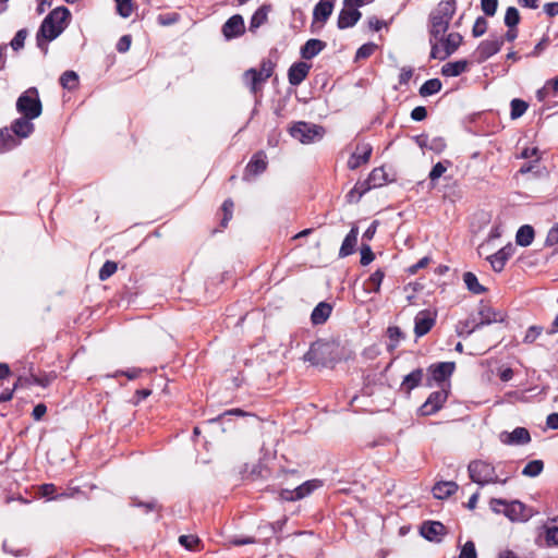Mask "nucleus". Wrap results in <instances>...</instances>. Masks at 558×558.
<instances>
[{"instance_id":"nucleus-40","label":"nucleus","mask_w":558,"mask_h":558,"mask_svg":"<svg viewBox=\"0 0 558 558\" xmlns=\"http://www.w3.org/2000/svg\"><path fill=\"white\" fill-rule=\"evenodd\" d=\"M60 85L69 90H73L78 86V75L74 71H65L59 78Z\"/></svg>"},{"instance_id":"nucleus-15","label":"nucleus","mask_w":558,"mask_h":558,"mask_svg":"<svg viewBox=\"0 0 558 558\" xmlns=\"http://www.w3.org/2000/svg\"><path fill=\"white\" fill-rule=\"evenodd\" d=\"M420 534L429 542L440 543L447 534V529L439 521H425L420 527Z\"/></svg>"},{"instance_id":"nucleus-52","label":"nucleus","mask_w":558,"mask_h":558,"mask_svg":"<svg viewBox=\"0 0 558 558\" xmlns=\"http://www.w3.org/2000/svg\"><path fill=\"white\" fill-rule=\"evenodd\" d=\"M39 493L43 497L48 498L49 500H59L60 498H57L58 488L52 483L43 484L39 487Z\"/></svg>"},{"instance_id":"nucleus-28","label":"nucleus","mask_w":558,"mask_h":558,"mask_svg":"<svg viewBox=\"0 0 558 558\" xmlns=\"http://www.w3.org/2000/svg\"><path fill=\"white\" fill-rule=\"evenodd\" d=\"M459 485L453 481L437 482L432 492L435 498L445 499L456 494Z\"/></svg>"},{"instance_id":"nucleus-27","label":"nucleus","mask_w":558,"mask_h":558,"mask_svg":"<svg viewBox=\"0 0 558 558\" xmlns=\"http://www.w3.org/2000/svg\"><path fill=\"white\" fill-rule=\"evenodd\" d=\"M20 138L9 128L0 129V154L8 153L20 145Z\"/></svg>"},{"instance_id":"nucleus-51","label":"nucleus","mask_w":558,"mask_h":558,"mask_svg":"<svg viewBox=\"0 0 558 558\" xmlns=\"http://www.w3.org/2000/svg\"><path fill=\"white\" fill-rule=\"evenodd\" d=\"M27 37V29L22 28L16 32L13 39L10 41V46L13 50L19 51L24 47L25 39Z\"/></svg>"},{"instance_id":"nucleus-6","label":"nucleus","mask_w":558,"mask_h":558,"mask_svg":"<svg viewBox=\"0 0 558 558\" xmlns=\"http://www.w3.org/2000/svg\"><path fill=\"white\" fill-rule=\"evenodd\" d=\"M468 474L470 480L481 487L488 484L507 483V478L500 480L498 477L494 464L480 459L470 461L468 464Z\"/></svg>"},{"instance_id":"nucleus-2","label":"nucleus","mask_w":558,"mask_h":558,"mask_svg":"<svg viewBox=\"0 0 558 558\" xmlns=\"http://www.w3.org/2000/svg\"><path fill=\"white\" fill-rule=\"evenodd\" d=\"M275 68L276 63L271 59L265 58L260 61L258 69L251 68L243 73V83L256 101L262 99L265 84L272 76Z\"/></svg>"},{"instance_id":"nucleus-4","label":"nucleus","mask_w":558,"mask_h":558,"mask_svg":"<svg viewBox=\"0 0 558 558\" xmlns=\"http://www.w3.org/2000/svg\"><path fill=\"white\" fill-rule=\"evenodd\" d=\"M457 11V0H441L428 16V33L437 38L449 29L450 22Z\"/></svg>"},{"instance_id":"nucleus-37","label":"nucleus","mask_w":558,"mask_h":558,"mask_svg":"<svg viewBox=\"0 0 558 558\" xmlns=\"http://www.w3.org/2000/svg\"><path fill=\"white\" fill-rule=\"evenodd\" d=\"M373 189L380 187L388 182V175L384 167L374 168L367 177Z\"/></svg>"},{"instance_id":"nucleus-3","label":"nucleus","mask_w":558,"mask_h":558,"mask_svg":"<svg viewBox=\"0 0 558 558\" xmlns=\"http://www.w3.org/2000/svg\"><path fill=\"white\" fill-rule=\"evenodd\" d=\"M339 343L335 340L318 339L304 354V361L315 366L327 367L339 361Z\"/></svg>"},{"instance_id":"nucleus-55","label":"nucleus","mask_w":558,"mask_h":558,"mask_svg":"<svg viewBox=\"0 0 558 558\" xmlns=\"http://www.w3.org/2000/svg\"><path fill=\"white\" fill-rule=\"evenodd\" d=\"M180 15L175 12L159 14L157 16L158 24L162 26H169L179 22Z\"/></svg>"},{"instance_id":"nucleus-61","label":"nucleus","mask_w":558,"mask_h":558,"mask_svg":"<svg viewBox=\"0 0 558 558\" xmlns=\"http://www.w3.org/2000/svg\"><path fill=\"white\" fill-rule=\"evenodd\" d=\"M85 496V493L78 486H69L65 490L60 494H57V498L65 499V498H75L78 496Z\"/></svg>"},{"instance_id":"nucleus-11","label":"nucleus","mask_w":558,"mask_h":558,"mask_svg":"<svg viewBox=\"0 0 558 558\" xmlns=\"http://www.w3.org/2000/svg\"><path fill=\"white\" fill-rule=\"evenodd\" d=\"M504 46V38L496 37L495 39L482 40L475 51L473 52L474 61L483 63L494 54L500 51Z\"/></svg>"},{"instance_id":"nucleus-23","label":"nucleus","mask_w":558,"mask_h":558,"mask_svg":"<svg viewBox=\"0 0 558 558\" xmlns=\"http://www.w3.org/2000/svg\"><path fill=\"white\" fill-rule=\"evenodd\" d=\"M362 13L352 7H344L339 12L337 26L339 29L353 27L361 19Z\"/></svg>"},{"instance_id":"nucleus-32","label":"nucleus","mask_w":558,"mask_h":558,"mask_svg":"<svg viewBox=\"0 0 558 558\" xmlns=\"http://www.w3.org/2000/svg\"><path fill=\"white\" fill-rule=\"evenodd\" d=\"M482 326L478 325L477 317L472 315L469 318L464 320H459L456 326V331L458 336L468 337L476 329L481 328Z\"/></svg>"},{"instance_id":"nucleus-20","label":"nucleus","mask_w":558,"mask_h":558,"mask_svg":"<svg viewBox=\"0 0 558 558\" xmlns=\"http://www.w3.org/2000/svg\"><path fill=\"white\" fill-rule=\"evenodd\" d=\"M424 379V372L422 368H415L410 374L405 375L400 384L399 392L405 397H410L412 390L420 387Z\"/></svg>"},{"instance_id":"nucleus-30","label":"nucleus","mask_w":558,"mask_h":558,"mask_svg":"<svg viewBox=\"0 0 558 558\" xmlns=\"http://www.w3.org/2000/svg\"><path fill=\"white\" fill-rule=\"evenodd\" d=\"M357 234H359L357 227H352V229L345 235V238L341 244V247L339 250V257H347L355 252Z\"/></svg>"},{"instance_id":"nucleus-48","label":"nucleus","mask_w":558,"mask_h":558,"mask_svg":"<svg viewBox=\"0 0 558 558\" xmlns=\"http://www.w3.org/2000/svg\"><path fill=\"white\" fill-rule=\"evenodd\" d=\"M377 49L374 43H366L362 45L355 52V60H364L369 58Z\"/></svg>"},{"instance_id":"nucleus-1","label":"nucleus","mask_w":558,"mask_h":558,"mask_svg":"<svg viewBox=\"0 0 558 558\" xmlns=\"http://www.w3.org/2000/svg\"><path fill=\"white\" fill-rule=\"evenodd\" d=\"M71 16L70 10L65 7L53 9L41 22L36 35L37 46L45 51L48 50L46 41L56 39L65 28L66 21Z\"/></svg>"},{"instance_id":"nucleus-58","label":"nucleus","mask_w":558,"mask_h":558,"mask_svg":"<svg viewBox=\"0 0 558 558\" xmlns=\"http://www.w3.org/2000/svg\"><path fill=\"white\" fill-rule=\"evenodd\" d=\"M459 558H477L475 544L472 541H468L462 546Z\"/></svg>"},{"instance_id":"nucleus-46","label":"nucleus","mask_w":558,"mask_h":558,"mask_svg":"<svg viewBox=\"0 0 558 558\" xmlns=\"http://www.w3.org/2000/svg\"><path fill=\"white\" fill-rule=\"evenodd\" d=\"M118 269V264L113 260H106L98 272L100 281L109 279Z\"/></svg>"},{"instance_id":"nucleus-35","label":"nucleus","mask_w":558,"mask_h":558,"mask_svg":"<svg viewBox=\"0 0 558 558\" xmlns=\"http://www.w3.org/2000/svg\"><path fill=\"white\" fill-rule=\"evenodd\" d=\"M469 62L466 60H458L448 62L441 68V74L445 76H459L466 71Z\"/></svg>"},{"instance_id":"nucleus-18","label":"nucleus","mask_w":558,"mask_h":558,"mask_svg":"<svg viewBox=\"0 0 558 558\" xmlns=\"http://www.w3.org/2000/svg\"><path fill=\"white\" fill-rule=\"evenodd\" d=\"M515 252V247L508 243L500 250H498L495 254L487 257L492 268L496 272H500L504 270L507 262L512 257Z\"/></svg>"},{"instance_id":"nucleus-49","label":"nucleus","mask_w":558,"mask_h":558,"mask_svg":"<svg viewBox=\"0 0 558 558\" xmlns=\"http://www.w3.org/2000/svg\"><path fill=\"white\" fill-rule=\"evenodd\" d=\"M179 543L186 548L187 550H197V547L201 543L198 536L196 535H181L179 537Z\"/></svg>"},{"instance_id":"nucleus-38","label":"nucleus","mask_w":558,"mask_h":558,"mask_svg":"<svg viewBox=\"0 0 558 558\" xmlns=\"http://www.w3.org/2000/svg\"><path fill=\"white\" fill-rule=\"evenodd\" d=\"M463 281H464L468 290L474 294H482L486 291V288L478 282L475 274H473L471 271L464 272Z\"/></svg>"},{"instance_id":"nucleus-50","label":"nucleus","mask_w":558,"mask_h":558,"mask_svg":"<svg viewBox=\"0 0 558 558\" xmlns=\"http://www.w3.org/2000/svg\"><path fill=\"white\" fill-rule=\"evenodd\" d=\"M117 3V12L120 16L126 19L133 12L132 0H114Z\"/></svg>"},{"instance_id":"nucleus-63","label":"nucleus","mask_w":558,"mask_h":558,"mask_svg":"<svg viewBox=\"0 0 558 558\" xmlns=\"http://www.w3.org/2000/svg\"><path fill=\"white\" fill-rule=\"evenodd\" d=\"M54 378H56L54 374H52V373L46 374L45 373V374H43L40 376H38V375L33 376V383L36 386H40V387L46 388V387H48L51 384V381Z\"/></svg>"},{"instance_id":"nucleus-8","label":"nucleus","mask_w":558,"mask_h":558,"mask_svg":"<svg viewBox=\"0 0 558 558\" xmlns=\"http://www.w3.org/2000/svg\"><path fill=\"white\" fill-rule=\"evenodd\" d=\"M489 507L495 513H504L511 521H526L530 518L526 506L519 500L492 498Z\"/></svg>"},{"instance_id":"nucleus-42","label":"nucleus","mask_w":558,"mask_h":558,"mask_svg":"<svg viewBox=\"0 0 558 558\" xmlns=\"http://www.w3.org/2000/svg\"><path fill=\"white\" fill-rule=\"evenodd\" d=\"M451 165L452 162L448 159L438 161L436 165H434L428 174L430 182L435 183L447 171V169L451 167Z\"/></svg>"},{"instance_id":"nucleus-29","label":"nucleus","mask_w":558,"mask_h":558,"mask_svg":"<svg viewBox=\"0 0 558 558\" xmlns=\"http://www.w3.org/2000/svg\"><path fill=\"white\" fill-rule=\"evenodd\" d=\"M332 312V306L327 302H320L318 303L312 314H311V322L313 325H322L327 322V319L330 317Z\"/></svg>"},{"instance_id":"nucleus-26","label":"nucleus","mask_w":558,"mask_h":558,"mask_svg":"<svg viewBox=\"0 0 558 558\" xmlns=\"http://www.w3.org/2000/svg\"><path fill=\"white\" fill-rule=\"evenodd\" d=\"M326 46L327 44L325 41L311 38L301 47L300 54L302 59L311 60L320 53L326 48Z\"/></svg>"},{"instance_id":"nucleus-39","label":"nucleus","mask_w":558,"mask_h":558,"mask_svg":"<svg viewBox=\"0 0 558 558\" xmlns=\"http://www.w3.org/2000/svg\"><path fill=\"white\" fill-rule=\"evenodd\" d=\"M442 83L439 78H429L420 87L418 93L422 97H427L440 92Z\"/></svg>"},{"instance_id":"nucleus-41","label":"nucleus","mask_w":558,"mask_h":558,"mask_svg":"<svg viewBox=\"0 0 558 558\" xmlns=\"http://www.w3.org/2000/svg\"><path fill=\"white\" fill-rule=\"evenodd\" d=\"M387 336L389 338V343L387 345L389 351L395 350L399 342L404 338L402 330L398 326H389L387 328Z\"/></svg>"},{"instance_id":"nucleus-31","label":"nucleus","mask_w":558,"mask_h":558,"mask_svg":"<svg viewBox=\"0 0 558 558\" xmlns=\"http://www.w3.org/2000/svg\"><path fill=\"white\" fill-rule=\"evenodd\" d=\"M477 316L478 325L481 326L502 320L501 317H498V313H496L492 306L483 303L480 305Z\"/></svg>"},{"instance_id":"nucleus-12","label":"nucleus","mask_w":558,"mask_h":558,"mask_svg":"<svg viewBox=\"0 0 558 558\" xmlns=\"http://www.w3.org/2000/svg\"><path fill=\"white\" fill-rule=\"evenodd\" d=\"M245 23L241 14L230 16L222 25L221 33L226 40L239 38L245 34Z\"/></svg>"},{"instance_id":"nucleus-19","label":"nucleus","mask_w":558,"mask_h":558,"mask_svg":"<svg viewBox=\"0 0 558 558\" xmlns=\"http://www.w3.org/2000/svg\"><path fill=\"white\" fill-rule=\"evenodd\" d=\"M454 362H439L430 364L427 368L430 379L436 383H444L454 372Z\"/></svg>"},{"instance_id":"nucleus-5","label":"nucleus","mask_w":558,"mask_h":558,"mask_svg":"<svg viewBox=\"0 0 558 558\" xmlns=\"http://www.w3.org/2000/svg\"><path fill=\"white\" fill-rule=\"evenodd\" d=\"M463 37L458 32L438 35L437 38L429 35L430 59L446 60L461 46Z\"/></svg>"},{"instance_id":"nucleus-53","label":"nucleus","mask_w":558,"mask_h":558,"mask_svg":"<svg viewBox=\"0 0 558 558\" xmlns=\"http://www.w3.org/2000/svg\"><path fill=\"white\" fill-rule=\"evenodd\" d=\"M487 27H488V23H487L486 19L483 16H478L475 20L474 25L472 27L473 37H481L482 35H484L487 31Z\"/></svg>"},{"instance_id":"nucleus-22","label":"nucleus","mask_w":558,"mask_h":558,"mask_svg":"<svg viewBox=\"0 0 558 558\" xmlns=\"http://www.w3.org/2000/svg\"><path fill=\"white\" fill-rule=\"evenodd\" d=\"M312 65L299 61L294 62L288 70V81L292 86H299L308 75Z\"/></svg>"},{"instance_id":"nucleus-56","label":"nucleus","mask_w":558,"mask_h":558,"mask_svg":"<svg viewBox=\"0 0 558 558\" xmlns=\"http://www.w3.org/2000/svg\"><path fill=\"white\" fill-rule=\"evenodd\" d=\"M545 541L547 546L558 545V526H547L545 531Z\"/></svg>"},{"instance_id":"nucleus-47","label":"nucleus","mask_w":558,"mask_h":558,"mask_svg":"<svg viewBox=\"0 0 558 558\" xmlns=\"http://www.w3.org/2000/svg\"><path fill=\"white\" fill-rule=\"evenodd\" d=\"M520 19L521 17L518 9L514 7H509L506 10L504 22L507 27H517L520 23Z\"/></svg>"},{"instance_id":"nucleus-57","label":"nucleus","mask_w":558,"mask_h":558,"mask_svg":"<svg viewBox=\"0 0 558 558\" xmlns=\"http://www.w3.org/2000/svg\"><path fill=\"white\" fill-rule=\"evenodd\" d=\"M447 147V143L444 137L437 136L429 141L428 149L436 153L441 154Z\"/></svg>"},{"instance_id":"nucleus-44","label":"nucleus","mask_w":558,"mask_h":558,"mask_svg":"<svg viewBox=\"0 0 558 558\" xmlns=\"http://www.w3.org/2000/svg\"><path fill=\"white\" fill-rule=\"evenodd\" d=\"M544 470V462L542 460L530 461L522 470V475L527 477H536Z\"/></svg>"},{"instance_id":"nucleus-34","label":"nucleus","mask_w":558,"mask_h":558,"mask_svg":"<svg viewBox=\"0 0 558 558\" xmlns=\"http://www.w3.org/2000/svg\"><path fill=\"white\" fill-rule=\"evenodd\" d=\"M534 236V228L530 225H523L517 231L515 242L518 245L525 247L532 244Z\"/></svg>"},{"instance_id":"nucleus-17","label":"nucleus","mask_w":558,"mask_h":558,"mask_svg":"<svg viewBox=\"0 0 558 558\" xmlns=\"http://www.w3.org/2000/svg\"><path fill=\"white\" fill-rule=\"evenodd\" d=\"M373 147L368 143H360L348 160V168L355 170L369 161Z\"/></svg>"},{"instance_id":"nucleus-16","label":"nucleus","mask_w":558,"mask_h":558,"mask_svg":"<svg viewBox=\"0 0 558 558\" xmlns=\"http://www.w3.org/2000/svg\"><path fill=\"white\" fill-rule=\"evenodd\" d=\"M436 323V315L428 310L420 311L414 318V335L421 338L427 335Z\"/></svg>"},{"instance_id":"nucleus-24","label":"nucleus","mask_w":558,"mask_h":558,"mask_svg":"<svg viewBox=\"0 0 558 558\" xmlns=\"http://www.w3.org/2000/svg\"><path fill=\"white\" fill-rule=\"evenodd\" d=\"M271 10L272 5L270 3L262 4L251 16L248 32L256 34L257 29L268 22V14Z\"/></svg>"},{"instance_id":"nucleus-7","label":"nucleus","mask_w":558,"mask_h":558,"mask_svg":"<svg viewBox=\"0 0 558 558\" xmlns=\"http://www.w3.org/2000/svg\"><path fill=\"white\" fill-rule=\"evenodd\" d=\"M16 111L28 119H37L43 113V104L36 87L23 92L15 104Z\"/></svg>"},{"instance_id":"nucleus-21","label":"nucleus","mask_w":558,"mask_h":558,"mask_svg":"<svg viewBox=\"0 0 558 558\" xmlns=\"http://www.w3.org/2000/svg\"><path fill=\"white\" fill-rule=\"evenodd\" d=\"M33 120L34 119H28L25 116H21L20 118H16L11 122L9 129L20 140L27 138L35 131V124L33 123Z\"/></svg>"},{"instance_id":"nucleus-33","label":"nucleus","mask_w":558,"mask_h":558,"mask_svg":"<svg viewBox=\"0 0 558 558\" xmlns=\"http://www.w3.org/2000/svg\"><path fill=\"white\" fill-rule=\"evenodd\" d=\"M323 486V481L318 478L308 480L305 481L303 484L295 487L296 489V498L299 500L310 496L313 494L316 489L320 488Z\"/></svg>"},{"instance_id":"nucleus-54","label":"nucleus","mask_w":558,"mask_h":558,"mask_svg":"<svg viewBox=\"0 0 558 558\" xmlns=\"http://www.w3.org/2000/svg\"><path fill=\"white\" fill-rule=\"evenodd\" d=\"M142 372H143L142 368L133 367V368H129L126 371H117L112 375H107V377L117 378L118 376H125L129 380H134L141 376Z\"/></svg>"},{"instance_id":"nucleus-60","label":"nucleus","mask_w":558,"mask_h":558,"mask_svg":"<svg viewBox=\"0 0 558 558\" xmlns=\"http://www.w3.org/2000/svg\"><path fill=\"white\" fill-rule=\"evenodd\" d=\"M481 8L487 16H494L497 12L498 0H481Z\"/></svg>"},{"instance_id":"nucleus-14","label":"nucleus","mask_w":558,"mask_h":558,"mask_svg":"<svg viewBox=\"0 0 558 558\" xmlns=\"http://www.w3.org/2000/svg\"><path fill=\"white\" fill-rule=\"evenodd\" d=\"M499 440L507 446H524L531 442V434L525 427H515L512 432H501Z\"/></svg>"},{"instance_id":"nucleus-9","label":"nucleus","mask_w":558,"mask_h":558,"mask_svg":"<svg viewBox=\"0 0 558 558\" xmlns=\"http://www.w3.org/2000/svg\"><path fill=\"white\" fill-rule=\"evenodd\" d=\"M289 134L302 144H312L320 141L325 135V129L322 125L305 121L294 122L288 129Z\"/></svg>"},{"instance_id":"nucleus-43","label":"nucleus","mask_w":558,"mask_h":558,"mask_svg":"<svg viewBox=\"0 0 558 558\" xmlns=\"http://www.w3.org/2000/svg\"><path fill=\"white\" fill-rule=\"evenodd\" d=\"M510 117L512 120L522 117L529 108V104L522 99L514 98L510 102Z\"/></svg>"},{"instance_id":"nucleus-45","label":"nucleus","mask_w":558,"mask_h":558,"mask_svg":"<svg viewBox=\"0 0 558 558\" xmlns=\"http://www.w3.org/2000/svg\"><path fill=\"white\" fill-rule=\"evenodd\" d=\"M234 203L231 198H227L221 206L222 218L220 221L221 228H227L229 221L232 219Z\"/></svg>"},{"instance_id":"nucleus-25","label":"nucleus","mask_w":558,"mask_h":558,"mask_svg":"<svg viewBox=\"0 0 558 558\" xmlns=\"http://www.w3.org/2000/svg\"><path fill=\"white\" fill-rule=\"evenodd\" d=\"M336 0H319L313 10V23L320 22L323 25L332 14Z\"/></svg>"},{"instance_id":"nucleus-10","label":"nucleus","mask_w":558,"mask_h":558,"mask_svg":"<svg viewBox=\"0 0 558 558\" xmlns=\"http://www.w3.org/2000/svg\"><path fill=\"white\" fill-rule=\"evenodd\" d=\"M449 396V390L440 389L433 391L426 401L418 408L417 412L421 416H430L440 411Z\"/></svg>"},{"instance_id":"nucleus-62","label":"nucleus","mask_w":558,"mask_h":558,"mask_svg":"<svg viewBox=\"0 0 558 558\" xmlns=\"http://www.w3.org/2000/svg\"><path fill=\"white\" fill-rule=\"evenodd\" d=\"M543 328L539 326H531L523 338L524 343H533L542 333Z\"/></svg>"},{"instance_id":"nucleus-13","label":"nucleus","mask_w":558,"mask_h":558,"mask_svg":"<svg viewBox=\"0 0 558 558\" xmlns=\"http://www.w3.org/2000/svg\"><path fill=\"white\" fill-rule=\"evenodd\" d=\"M268 166L267 155L264 150L256 151L246 165L243 173V180H250L266 171Z\"/></svg>"},{"instance_id":"nucleus-64","label":"nucleus","mask_w":558,"mask_h":558,"mask_svg":"<svg viewBox=\"0 0 558 558\" xmlns=\"http://www.w3.org/2000/svg\"><path fill=\"white\" fill-rule=\"evenodd\" d=\"M558 244V222L555 223L548 231L545 245L546 246H554Z\"/></svg>"},{"instance_id":"nucleus-36","label":"nucleus","mask_w":558,"mask_h":558,"mask_svg":"<svg viewBox=\"0 0 558 558\" xmlns=\"http://www.w3.org/2000/svg\"><path fill=\"white\" fill-rule=\"evenodd\" d=\"M385 272L381 269H377L374 271L369 278L364 283V289L366 292L378 293L380 291V286L384 280Z\"/></svg>"},{"instance_id":"nucleus-59","label":"nucleus","mask_w":558,"mask_h":558,"mask_svg":"<svg viewBox=\"0 0 558 558\" xmlns=\"http://www.w3.org/2000/svg\"><path fill=\"white\" fill-rule=\"evenodd\" d=\"M375 258V254L373 253L371 246L368 244H363L361 247V259L360 263L363 266L371 264Z\"/></svg>"}]
</instances>
